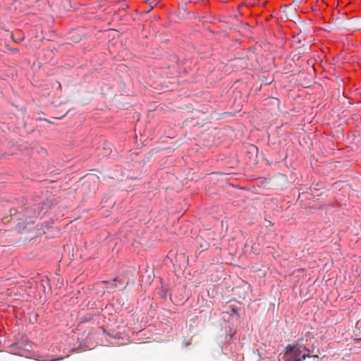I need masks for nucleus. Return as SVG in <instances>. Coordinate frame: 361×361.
Wrapping results in <instances>:
<instances>
[{
	"mask_svg": "<svg viewBox=\"0 0 361 361\" xmlns=\"http://www.w3.org/2000/svg\"><path fill=\"white\" fill-rule=\"evenodd\" d=\"M310 350L307 349L304 345H290L286 348V356L288 359L293 357V360L290 361H301L307 357H310Z\"/></svg>",
	"mask_w": 361,
	"mask_h": 361,
	"instance_id": "1",
	"label": "nucleus"
},
{
	"mask_svg": "<svg viewBox=\"0 0 361 361\" xmlns=\"http://www.w3.org/2000/svg\"><path fill=\"white\" fill-rule=\"evenodd\" d=\"M268 101H270L271 104H275L276 106H279V100L276 98L271 97L267 99Z\"/></svg>",
	"mask_w": 361,
	"mask_h": 361,
	"instance_id": "2",
	"label": "nucleus"
},
{
	"mask_svg": "<svg viewBox=\"0 0 361 361\" xmlns=\"http://www.w3.org/2000/svg\"><path fill=\"white\" fill-rule=\"evenodd\" d=\"M303 0H293L291 5H299L302 2Z\"/></svg>",
	"mask_w": 361,
	"mask_h": 361,
	"instance_id": "3",
	"label": "nucleus"
},
{
	"mask_svg": "<svg viewBox=\"0 0 361 361\" xmlns=\"http://www.w3.org/2000/svg\"><path fill=\"white\" fill-rule=\"evenodd\" d=\"M346 26V24L345 23H341V25H339V27H342V28H345Z\"/></svg>",
	"mask_w": 361,
	"mask_h": 361,
	"instance_id": "4",
	"label": "nucleus"
},
{
	"mask_svg": "<svg viewBox=\"0 0 361 361\" xmlns=\"http://www.w3.org/2000/svg\"><path fill=\"white\" fill-rule=\"evenodd\" d=\"M228 0H222V2L225 3L227 2Z\"/></svg>",
	"mask_w": 361,
	"mask_h": 361,
	"instance_id": "5",
	"label": "nucleus"
},
{
	"mask_svg": "<svg viewBox=\"0 0 361 361\" xmlns=\"http://www.w3.org/2000/svg\"><path fill=\"white\" fill-rule=\"evenodd\" d=\"M17 42H21V39H18V41H17Z\"/></svg>",
	"mask_w": 361,
	"mask_h": 361,
	"instance_id": "6",
	"label": "nucleus"
},
{
	"mask_svg": "<svg viewBox=\"0 0 361 361\" xmlns=\"http://www.w3.org/2000/svg\"><path fill=\"white\" fill-rule=\"evenodd\" d=\"M186 1H188V2H190V0H186Z\"/></svg>",
	"mask_w": 361,
	"mask_h": 361,
	"instance_id": "7",
	"label": "nucleus"
}]
</instances>
